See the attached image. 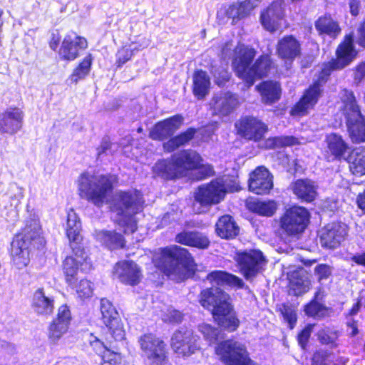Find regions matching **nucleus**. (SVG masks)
Instances as JSON below:
<instances>
[{
	"label": "nucleus",
	"instance_id": "nucleus-1",
	"mask_svg": "<svg viewBox=\"0 0 365 365\" xmlns=\"http://www.w3.org/2000/svg\"><path fill=\"white\" fill-rule=\"evenodd\" d=\"M207 279L212 287L203 289L200 293V304L211 310L218 324L232 331L239 327L240 321L233 312L228 294L222 291L220 286L229 285L243 288L245 283L240 277L224 271L216 270L207 275Z\"/></svg>",
	"mask_w": 365,
	"mask_h": 365
},
{
	"label": "nucleus",
	"instance_id": "nucleus-2",
	"mask_svg": "<svg viewBox=\"0 0 365 365\" xmlns=\"http://www.w3.org/2000/svg\"><path fill=\"white\" fill-rule=\"evenodd\" d=\"M351 35L346 36L344 41L341 43L336 51V58L332 59L325 64L322 70L317 81L307 91L301 100L296 104L293 112L304 115L312 108L317 102L321 93V87L327 81V77L334 70H341L347 66L356 58L357 51L353 44Z\"/></svg>",
	"mask_w": 365,
	"mask_h": 365
},
{
	"label": "nucleus",
	"instance_id": "nucleus-3",
	"mask_svg": "<svg viewBox=\"0 0 365 365\" xmlns=\"http://www.w3.org/2000/svg\"><path fill=\"white\" fill-rule=\"evenodd\" d=\"M118 178L115 175L82 173L78 179V190L81 198L98 207L108 203Z\"/></svg>",
	"mask_w": 365,
	"mask_h": 365
},
{
	"label": "nucleus",
	"instance_id": "nucleus-4",
	"mask_svg": "<svg viewBox=\"0 0 365 365\" xmlns=\"http://www.w3.org/2000/svg\"><path fill=\"white\" fill-rule=\"evenodd\" d=\"M156 266L172 280L181 282L192 273L195 264L185 248L172 245L162 250Z\"/></svg>",
	"mask_w": 365,
	"mask_h": 365
},
{
	"label": "nucleus",
	"instance_id": "nucleus-5",
	"mask_svg": "<svg viewBox=\"0 0 365 365\" xmlns=\"http://www.w3.org/2000/svg\"><path fill=\"white\" fill-rule=\"evenodd\" d=\"M228 181V178H220L199 186L194 195V211L198 214L205 212L212 205L223 200L227 192L237 190L236 186L230 185Z\"/></svg>",
	"mask_w": 365,
	"mask_h": 365
},
{
	"label": "nucleus",
	"instance_id": "nucleus-6",
	"mask_svg": "<svg viewBox=\"0 0 365 365\" xmlns=\"http://www.w3.org/2000/svg\"><path fill=\"white\" fill-rule=\"evenodd\" d=\"M344 115L349 136L353 143L365 142V116L361 114L353 91L343 89L340 93Z\"/></svg>",
	"mask_w": 365,
	"mask_h": 365
},
{
	"label": "nucleus",
	"instance_id": "nucleus-7",
	"mask_svg": "<svg viewBox=\"0 0 365 365\" xmlns=\"http://www.w3.org/2000/svg\"><path fill=\"white\" fill-rule=\"evenodd\" d=\"M45 244L41 236V227L38 220L31 219L26 222L22 232L17 235L11 242V255L15 259H21L20 263L26 266L30 247L41 249Z\"/></svg>",
	"mask_w": 365,
	"mask_h": 365
},
{
	"label": "nucleus",
	"instance_id": "nucleus-8",
	"mask_svg": "<svg viewBox=\"0 0 365 365\" xmlns=\"http://www.w3.org/2000/svg\"><path fill=\"white\" fill-rule=\"evenodd\" d=\"M138 343L142 355L149 365H169L167 344L153 334L140 336Z\"/></svg>",
	"mask_w": 365,
	"mask_h": 365
},
{
	"label": "nucleus",
	"instance_id": "nucleus-9",
	"mask_svg": "<svg viewBox=\"0 0 365 365\" xmlns=\"http://www.w3.org/2000/svg\"><path fill=\"white\" fill-rule=\"evenodd\" d=\"M215 351L226 365H259L250 359L245 346L235 340L221 342Z\"/></svg>",
	"mask_w": 365,
	"mask_h": 365
},
{
	"label": "nucleus",
	"instance_id": "nucleus-10",
	"mask_svg": "<svg viewBox=\"0 0 365 365\" xmlns=\"http://www.w3.org/2000/svg\"><path fill=\"white\" fill-rule=\"evenodd\" d=\"M240 272L247 281H252L261 273L267 264L263 253L257 250L239 252L236 257Z\"/></svg>",
	"mask_w": 365,
	"mask_h": 365
},
{
	"label": "nucleus",
	"instance_id": "nucleus-11",
	"mask_svg": "<svg viewBox=\"0 0 365 365\" xmlns=\"http://www.w3.org/2000/svg\"><path fill=\"white\" fill-rule=\"evenodd\" d=\"M144 201L141 193L136 190L118 191L113 197V210L118 215L131 216L143 207Z\"/></svg>",
	"mask_w": 365,
	"mask_h": 365
},
{
	"label": "nucleus",
	"instance_id": "nucleus-12",
	"mask_svg": "<svg viewBox=\"0 0 365 365\" xmlns=\"http://www.w3.org/2000/svg\"><path fill=\"white\" fill-rule=\"evenodd\" d=\"M309 214L302 207H292L287 210L280 220L282 229L289 235L302 233L309 222Z\"/></svg>",
	"mask_w": 365,
	"mask_h": 365
},
{
	"label": "nucleus",
	"instance_id": "nucleus-13",
	"mask_svg": "<svg viewBox=\"0 0 365 365\" xmlns=\"http://www.w3.org/2000/svg\"><path fill=\"white\" fill-rule=\"evenodd\" d=\"M198 339L192 329L181 327L173 333L171 347L178 356H189L200 348Z\"/></svg>",
	"mask_w": 365,
	"mask_h": 365
},
{
	"label": "nucleus",
	"instance_id": "nucleus-14",
	"mask_svg": "<svg viewBox=\"0 0 365 365\" xmlns=\"http://www.w3.org/2000/svg\"><path fill=\"white\" fill-rule=\"evenodd\" d=\"M174 162L176 163L180 175L184 170L199 169L203 173L204 177L213 175V168L210 165H203L200 155L194 150H185L173 155Z\"/></svg>",
	"mask_w": 365,
	"mask_h": 365
},
{
	"label": "nucleus",
	"instance_id": "nucleus-15",
	"mask_svg": "<svg viewBox=\"0 0 365 365\" xmlns=\"http://www.w3.org/2000/svg\"><path fill=\"white\" fill-rule=\"evenodd\" d=\"M100 309L103 322L108 328L113 339L115 341L123 340L125 336V331L115 308L109 300L107 299H102L101 300Z\"/></svg>",
	"mask_w": 365,
	"mask_h": 365
},
{
	"label": "nucleus",
	"instance_id": "nucleus-16",
	"mask_svg": "<svg viewBox=\"0 0 365 365\" xmlns=\"http://www.w3.org/2000/svg\"><path fill=\"white\" fill-rule=\"evenodd\" d=\"M73 250L74 257L72 256L67 257L63 261V272L66 275V279L70 284L74 283L76 276L79 269L83 272H88L92 269V263L88 255L81 246V252L76 255V252Z\"/></svg>",
	"mask_w": 365,
	"mask_h": 365
},
{
	"label": "nucleus",
	"instance_id": "nucleus-17",
	"mask_svg": "<svg viewBox=\"0 0 365 365\" xmlns=\"http://www.w3.org/2000/svg\"><path fill=\"white\" fill-rule=\"evenodd\" d=\"M31 307L37 316L47 318L53 313L55 296L48 289L38 288L32 295Z\"/></svg>",
	"mask_w": 365,
	"mask_h": 365
},
{
	"label": "nucleus",
	"instance_id": "nucleus-18",
	"mask_svg": "<svg viewBox=\"0 0 365 365\" xmlns=\"http://www.w3.org/2000/svg\"><path fill=\"white\" fill-rule=\"evenodd\" d=\"M347 233L348 227L344 223L328 224L320 231L322 246L329 249H335L345 240Z\"/></svg>",
	"mask_w": 365,
	"mask_h": 365
},
{
	"label": "nucleus",
	"instance_id": "nucleus-19",
	"mask_svg": "<svg viewBox=\"0 0 365 365\" xmlns=\"http://www.w3.org/2000/svg\"><path fill=\"white\" fill-rule=\"evenodd\" d=\"M284 16V2L283 0H277L262 11L260 21L267 31L274 32L280 29Z\"/></svg>",
	"mask_w": 365,
	"mask_h": 365
},
{
	"label": "nucleus",
	"instance_id": "nucleus-20",
	"mask_svg": "<svg viewBox=\"0 0 365 365\" xmlns=\"http://www.w3.org/2000/svg\"><path fill=\"white\" fill-rule=\"evenodd\" d=\"M256 56V51L248 46L239 44L235 46L232 66L237 75L242 79L247 76L250 65Z\"/></svg>",
	"mask_w": 365,
	"mask_h": 365
},
{
	"label": "nucleus",
	"instance_id": "nucleus-21",
	"mask_svg": "<svg viewBox=\"0 0 365 365\" xmlns=\"http://www.w3.org/2000/svg\"><path fill=\"white\" fill-rule=\"evenodd\" d=\"M71 313L67 305H61L58 309L56 317L51 322L48 329V336L53 342L58 341L68 331Z\"/></svg>",
	"mask_w": 365,
	"mask_h": 365
},
{
	"label": "nucleus",
	"instance_id": "nucleus-22",
	"mask_svg": "<svg viewBox=\"0 0 365 365\" xmlns=\"http://www.w3.org/2000/svg\"><path fill=\"white\" fill-rule=\"evenodd\" d=\"M235 126L245 138L255 141L262 139L267 130V126L264 123L252 116L242 118L236 123Z\"/></svg>",
	"mask_w": 365,
	"mask_h": 365
},
{
	"label": "nucleus",
	"instance_id": "nucleus-23",
	"mask_svg": "<svg viewBox=\"0 0 365 365\" xmlns=\"http://www.w3.org/2000/svg\"><path fill=\"white\" fill-rule=\"evenodd\" d=\"M239 99L231 92L215 93L211 101L213 114L220 117L227 116L239 106Z\"/></svg>",
	"mask_w": 365,
	"mask_h": 365
},
{
	"label": "nucleus",
	"instance_id": "nucleus-24",
	"mask_svg": "<svg viewBox=\"0 0 365 365\" xmlns=\"http://www.w3.org/2000/svg\"><path fill=\"white\" fill-rule=\"evenodd\" d=\"M24 112L19 108H10L0 114V133L14 135L22 128Z\"/></svg>",
	"mask_w": 365,
	"mask_h": 365
},
{
	"label": "nucleus",
	"instance_id": "nucleus-25",
	"mask_svg": "<svg viewBox=\"0 0 365 365\" xmlns=\"http://www.w3.org/2000/svg\"><path fill=\"white\" fill-rule=\"evenodd\" d=\"M272 178V175L266 168L258 167L250 174L249 189L257 195L269 193L273 187Z\"/></svg>",
	"mask_w": 365,
	"mask_h": 365
},
{
	"label": "nucleus",
	"instance_id": "nucleus-26",
	"mask_svg": "<svg viewBox=\"0 0 365 365\" xmlns=\"http://www.w3.org/2000/svg\"><path fill=\"white\" fill-rule=\"evenodd\" d=\"M324 143L328 160L346 159L349 146L341 135L334 133H329L326 135Z\"/></svg>",
	"mask_w": 365,
	"mask_h": 365
},
{
	"label": "nucleus",
	"instance_id": "nucleus-27",
	"mask_svg": "<svg viewBox=\"0 0 365 365\" xmlns=\"http://www.w3.org/2000/svg\"><path fill=\"white\" fill-rule=\"evenodd\" d=\"M301 50L300 42L292 35L284 36L277 46L279 57L289 64L301 55Z\"/></svg>",
	"mask_w": 365,
	"mask_h": 365
},
{
	"label": "nucleus",
	"instance_id": "nucleus-28",
	"mask_svg": "<svg viewBox=\"0 0 365 365\" xmlns=\"http://www.w3.org/2000/svg\"><path fill=\"white\" fill-rule=\"evenodd\" d=\"M87 47L86 38L77 36L74 33L67 34L60 48V56L68 61H73L78 56V51Z\"/></svg>",
	"mask_w": 365,
	"mask_h": 365
},
{
	"label": "nucleus",
	"instance_id": "nucleus-29",
	"mask_svg": "<svg viewBox=\"0 0 365 365\" xmlns=\"http://www.w3.org/2000/svg\"><path fill=\"white\" fill-rule=\"evenodd\" d=\"M183 120V117L178 114L158 123L150 133V138L162 140L171 136L180 128Z\"/></svg>",
	"mask_w": 365,
	"mask_h": 365
},
{
	"label": "nucleus",
	"instance_id": "nucleus-30",
	"mask_svg": "<svg viewBox=\"0 0 365 365\" xmlns=\"http://www.w3.org/2000/svg\"><path fill=\"white\" fill-rule=\"evenodd\" d=\"M113 274L120 282L131 285L138 284L141 277L140 268L133 261L117 263L114 267Z\"/></svg>",
	"mask_w": 365,
	"mask_h": 365
},
{
	"label": "nucleus",
	"instance_id": "nucleus-31",
	"mask_svg": "<svg viewBox=\"0 0 365 365\" xmlns=\"http://www.w3.org/2000/svg\"><path fill=\"white\" fill-rule=\"evenodd\" d=\"M262 0H245L240 3H235L227 8L221 9L217 15L223 13L229 19H232V24H235L239 20L246 17L250 12L261 2Z\"/></svg>",
	"mask_w": 365,
	"mask_h": 365
},
{
	"label": "nucleus",
	"instance_id": "nucleus-32",
	"mask_svg": "<svg viewBox=\"0 0 365 365\" xmlns=\"http://www.w3.org/2000/svg\"><path fill=\"white\" fill-rule=\"evenodd\" d=\"M81 228V221L76 213L70 210L67 214L66 235L70 241V245L76 255L81 251V236L80 231Z\"/></svg>",
	"mask_w": 365,
	"mask_h": 365
},
{
	"label": "nucleus",
	"instance_id": "nucleus-33",
	"mask_svg": "<svg viewBox=\"0 0 365 365\" xmlns=\"http://www.w3.org/2000/svg\"><path fill=\"white\" fill-rule=\"evenodd\" d=\"M291 188L299 199L311 202L316 198L318 185L309 179H299L291 185Z\"/></svg>",
	"mask_w": 365,
	"mask_h": 365
},
{
	"label": "nucleus",
	"instance_id": "nucleus-34",
	"mask_svg": "<svg viewBox=\"0 0 365 365\" xmlns=\"http://www.w3.org/2000/svg\"><path fill=\"white\" fill-rule=\"evenodd\" d=\"M271 66L268 56H261L252 66H250L247 76H244L243 81L247 87L252 86L257 79L266 76Z\"/></svg>",
	"mask_w": 365,
	"mask_h": 365
},
{
	"label": "nucleus",
	"instance_id": "nucleus-35",
	"mask_svg": "<svg viewBox=\"0 0 365 365\" xmlns=\"http://www.w3.org/2000/svg\"><path fill=\"white\" fill-rule=\"evenodd\" d=\"M215 226L217 235L227 240L235 238L240 232L239 226L228 215L220 217Z\"/></svg>",
	"mask_w": 365,
	"mask_h": 365
},
{
	"label": "nucleus",
	"instance_id": "nucleus-36",
	"mask_svg": "<svg viewBox=\"0 0 365 365\" xmlns=\"http://www.w3.org/2000/svg\"><path fill=\"white\" fill-rule=\"evenodd\" d=\"M176 242L182 245L205 249L209 246L208 238L198 232H182L176 235Z\"/></svg>",
	"mask_w": 365,
	"mask_h": 365
},
{
	"label": "nucleus",
	"instance_id": "nucleus-37",
	"mask_svg": "<svg viewBox=\"0 0 365 365\" xmlns=\"http://www.w3.org/2000/svg\"><path fill=\"white\" fill-rule=\"evenodd\" d=\"M349 164L350 171L355 175H365V147L356 148L351 150L346 158Z\"/></svg>",
	"mask_w": 365,
	"mask_h": 365
},
{
	"label": "nucleus",
	"instance_id": "nucleus-38",
	"mask_svg": "<svg viewBox=\"0 0 365 365\" xmlns=\"http://www.w3.org/2000/svg\"><path fill=\"white\" fill-rule=\"evenodd\" d=\"M193 94L197 99H203L210 92V78L208 74L202 70L194 73L192 77Z\"/></svg>",
	"mask_w": 365,
	"mask_h": 365
},
{
	"label": "nucleus",
	"instance_id": "nucleus-39",
	"mask_svg": "<svg viewBox=\"0 0 365 365\" xmlns=\"http://www.w3.org/2000/svg\"><path fill=\"white\" fill-rule=\"evenodd\" d=\"M264 103L272 104L277 101L281 96V88L277 82L264 81L257 86Z\"/></svg>",
	"mask_w": 365,
	"mask_h": 365
},
{
	"label": "nucleus",
	"instance_id": "nucleus-40",
	"mask_svg": "<svg viewBox=\"0 0 365 365\" xmlns=\"http://www.w3.org/2000/svg\"><path fill=\"white\" fill-rule=\"evenodd\" d=\"M315 27L320 34H326L332 38H336L341 33L338 23L329 15L319 17L315 22Z\"/></svg>",
	"mask_w": 365,
	"mask_h": 365
},
{
	"label": "nucleus",
	"instance_id": "nucleus-41",
	"mask_svg": "<svg viewBox=\"0 0 365 365\" xmlns=\"http://www.w3.org/2000/svg\"><path fill=\"white\" fill-rule=\"evenodd\" d=\"M96 237L98 241L110 250L123 247L125 243L123 237L114 231H97Z\"/></svg>",
	"mask_w": 365,
	"mask_h": 365
},
{
	"label": "nucleus",
	"instance_id": "nucleus-42",
	"mask_svg": "<svg viewBox=\"0 0 365 365\" xmlns=\"http://www.w3.org/2000/svg\"><path fill=\"white\" fill-rule=\"evenodd\" d=\"M155 174L165 179H173L180 175L173 157L171 160H159L153 167Z\"/></svg>",
	"mask_w": 365,
	"mask_h": 365
},
{
	"label": "nucleus",
	"instance_id": "nucleus-43",
	"mask_svg": "<svg viewBox=\"0 0 365 365\" xmlns=\"http://www.w3.org/2000/svg\"><path fill=\"white\" fill-rule=\"evenodd\" d=\"M247 208L260 215L270 217L277 210V205L274 201H261L257 199H250L247 202Z\"/></svg>",
	"mask_w": 365,
	"mask_h": 365
},
{
	"label": "nucleus",
	"instance_id": "nucleus-44",
	"mask_svg": "<svg viewBox=\"0 0 365 365\" xmlns=\"http://www.w3.org/2000/svg\"><path fill=\"white\" fill-rule=\"evenodd\" d=\"M195 133V129L190 128L180 135L170 138L163 144L165 150L173 152L178 148L185 145L194 138Z\"/></svg>",
	"mask_w": 365,
	"mask_h": 365
},
{
	"label": "nucleus",
	"instance_id": "nucleus-45",
	"mask_svg": "<svg viewBox=\"0 0 365 365\" xmlns=\"http://www.w3.org/2000/svg\"><path fill=\"white\" fill-rule=\"evenodd\" d=\"M319 294V293L317 292L314 299L307 304L304 309L308 317L318 319L324 318L327 314V308L323 304L317 301Z\"/></svg>",
	"mask_w": 365,
	"mask_h": 365
},
{
	"label": "nucleus",
	"instance_id": "nucleus-46",
	"mask_svg": "<svg viewBox=\"0 0 365 365\" xmlns=\"http://www.w3.org/2000/svg\"><path fill=\"white\" fill-rule=\"evenodd\" d=\"M92 61L91 54L87 55L73 71L70 76L71 81L77 83L79 80L83 79L91 71Z\"/></svg>",
	"mask_w": 365,
	"mask_h": 365
},
{
	"label": "nucleus",
	"instance_id": "nucleus-47",
	"mask_svg": "<svg viewBox=\"0 0 365 365\" xmlns=\"http://www.w3.org/2000/svg\"><path fill=\"white\" fill-rule=\"evenodd\" d=\"M297 143V139L292 136H279L269 138L265 141V147L268 149L279 148L291 146Z\"/></svg>",
	"mask_w": 365,
	"mask_h": 365
},
{
	"label": "nucleus",
	"instance_id": "nucleus-48",
	"mask_svg": "<svg viewBox=\"0 0 365 365\" xmlns=\"http://www.w3.org/2000/svg\"><path fill=\"white\" fill-rule=\"evenodd\" d=\"M317 336L319 341L322 344L329 345L331 347L336 346V341L339 336L337 331L327 327L319 330Z\"/></svg>",
	"mask_w": 365,
	"mask_h": 365
},
{
	"label": "nucleus",
	"instance_id": "nucleus-49",
	"mask_svg": "<svg viewBox=\"0 0 365 365\" xmlns=\"http://www.w3.org/2000/svg\"><path fill=\"white\" fill-rule=\"evenodd\" d=\"M311 282L307 278H299L292 282V290L294 295L299 296L310 289Z\"/></svg>",
	"mask_w": 365,
	"mask_h": 365
},
{
	"label": "nucleus",
	"instance_id": "nucleus-50",
	"mask_svg": "<svg viewBox=\"0 0 365 365\" xmlns=\"http://www.w3.org/2000/svg\"><path fill=\"white\" fill-rule=\"evenodd\" d=\"M199 331L204 336V338L210 344L214 343L217 340L220 331L218 329L212 327L207 324H202L198 327Z\"/></svg>",
	"mask_w": 365,
	"mask_h": 365
},
{
	"label": "nucleus",
	"instance_id": "nucleus-51",
	"mask_svg": "<svg viewBox=\"0 0 365 365\" xmlns=\"http://www.w3.org/2000/svg\"><path fill=\"white\" fill-rule=\"evenodd\" d=\"M333 268L326 264H319L314 267V275L321 284L327 280L332 274Z\"/></svg>",
	"mask_w": 365,
	"mask_h": 365
},
{
	"label": "nucleus",
	"instance_id": "nucleus-52",
	"mask_svg": "<svg viewBox=\"0 0 365 365\" xmlns=\"http://www.w3.org/2000/svg\"><path fill=\"white\" fill-rule=\"evenodd\" d=\"M94 340H91V345L93 350L101 355L102 360H106L108 357H111L112 351L101 341L96 337H93Z\"/></svg>",
	"mask_w": 365,
	"mask_h": 365
},
{
	"label": "nucleus",
	"instance_id": "nucleus-53",
	"mask_svg": "<svg viewBox=\"0 0 365 365\" xmlns=\"http://www.w3.org/2000/svg\"><path fill=\"white\" fill-rule=\"evenodd\" d=\"M78 297L81 299L89 298L93 294L92 283L87 279H82L76 287Z\"/></svg>",
	"mask_w": 365,
	"mask_h": 365
},
{
	"label": "nucleus",
	"instance_id": "nucleus-54",
	"mask_svg": "<svg viewBox=\"0 0 365 365\" xmlns=\"http://www.w3.org/2000/svg\"><path fill=\"white\" fill-rule=\"evenodd\" d=\"M281 313L284 319L289 324L291 328L297 322V314L295 310L292 306L288 304H283L280 309Z\"/></svg>",
	"mask_w": 365,
	"mask_h": 365
},
{
	"label": "nucleus",
	"instance_id": "nucleus-55",
	"mask_svg": "<svg viewBox=\"0 0 365 365\" xmlns=\"http://www.w3.org/2000/svg\"><path fill=\"white\" fill-rule=\"evenodd\" d=\"M212 73L215 82L219 86H223L230 80V74L225 68L215 69Z\"/></svg>",
	"mask_w": 365,
	"mask_h": 365
},
{
	"label": "nucleus",
	"instance_id": "nucleus-56",
	"mask_svg": "<svg viewBox=\"0 0 365 365\" xmlns=\"http://www.w3.org/2000/svg\"><path fill=\"white\" fill-rule=\"evenodd\" d=\"M330 356L326 351H317L312 357V365H331Z\"/></svg>",
	"mask_w": 365,
	"mask_h": 365
},
{
	"label": "nucleus",
	"instance_id": "nucleus-57",
	"mask_svg": "<svg viewBox=\"0 0 365 365\" xmlns=\"http://www.w3.org/2000/svg\"><path fill=\"white\" fill-rule=\"evenodd\" d=\"M132 56L133 51L129 48L123 47L118 50L116 54V63L118 64V66H122L131 58Z\"/></svg>",
	"mask_w": 365,
	"mask_h": 365
},
{
	"label": "nucleus",
	"instance_id": "nucleus-58",
	"mask_svg": "<svg viewBox=\"0 0 365 365\" xmlns=\"http://www.w3.org/2000/svg\"><path fill=\"white\" fill-rule=\"evenodd\" d=\"M235 46L232 41H227L224 43L221 48V57L225 61L230 59L231 57L233 58Z\"/></svg>",
	"mask_w": 365,
	"mask_h": 365
},
{
	"label": "nucleus",
	"instance_id": "nucleus-59",
	"mask_svg": "<svg viewBox=\"0 0 365 365\" xmlns=\"http://www.w3.org/2000/svg\"><path fill=\"white\" fill-rule=\"evenodd\" d=\"M355 40L356 43L365 48V21L361 22L359 25L355 35Z\"/></svg>",
	"mask_w": 365,
	"mask_h": 365
},
{
	"label": "nucleus",
	"instance_id": "nucleus-60",
	"mask_svg": "<svg viewBox=\"0 0 365 365\" xmlns=\"http://www.w3.org/2000/svg\"><path fill=\"white\" fill-rule=\"evenodd\" d=\"M312 332V327L304 328L298 335V342L299 345L304 348L307 345Z\"/></svg>",
	"mask_w": 365,
	"mask_h": 365
},
{
	"label": "nucleus",
	"instance_id": "nucleus-61",
	"mask_svg": "<svg viewBox=\"0 0 365 365\" xmlns=\"http://www.w3.org/2000/svg\"><path fill=\"white\" fill-rule=\"evenodd\" d=\"M365 78V62L360 63L354 71V82L359 83Z\"/></svg>",
	"mask_w": 365,
	"mask_h": 365
},
{
	"label": "nucleus",
	"instance_id": "nucleus-62",
	"mask_svg": "<svg viewBox=\"0 0 365 365\" xmlns=\"http://www.w3.org/2000/svg\"><path fill=\"white\" fill-rule=\"evenodd\" d=\"M111 147L110 143L106 139H103L101 142V145L97 148V158L101 159L104 155L108 154V151L110 150Z\"/></svg>",
	"mask_w": 365,
	"mask_h": 365
},
{
	"label": "nucleus",
	"instance_id": "nucleus-63",
	"mask_svg": "<svg viewBox=\"0 0 365 365\" xmlns=\"http://www.w3.org/2000/svg\"><path fill=\"white\" fill-rule=\"evenodd\" d=\"M55 365H83L81 361L75 358H66L56 363Z\"/></svg>",
	"mask_w": 365,
	"mask_h": 365
},
{
	"label": "nucleus",
	"instance_id": "nucleus-64",
	"mask_svg": "<svg viewBox=\"0 0 365 365\" xmlns=\"http://www.w3.org/2000/svg\"><path fill=\"white\" fill-rule=\"evenodd\" d=\"M351 260L358 265H361L365 267V252L361 254L354 255L351 257Z\"/></svg>",
	"mask_w": 365,
	"mask_h": 365
}]
</instances>
